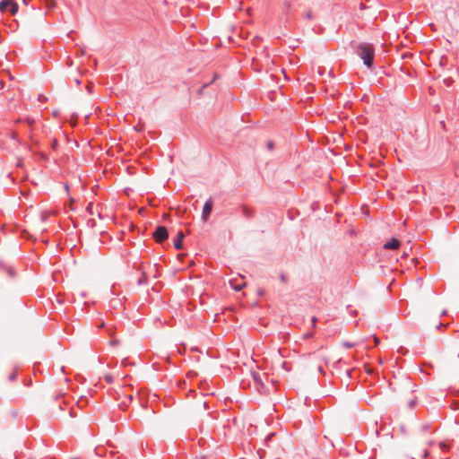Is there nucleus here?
I'll return each mask as SVG.
<instances>
[{
	"instance_id": "cd10ccee",
	"label": "nucleus",
	"mask_w": 459,
	"mask_h": 459,
	"mask_svg": "<svg viewBox=\"0 0 459 459\" xmlns=\"http://www.w3.org/2000/svg\"><path fill=\"white\" fill-rule=\"evenodd\" d=\"M207 404H208V403H204V409H207V408H208V407H207Z\"/></svg>"
},
{
	"instance_id": "4be33fe9",
	"label": "nucleus",
	"mask_w": 459,
	"mask_h": 459,
	"mask_svg": "<svg viewBox=\"0 0 459 459\" xmlns=\"http://www.w3.org/2000/svg\"><path fill=\"white\" fill-rule=\"evenodd\" d=\"M316 318L314 316V317H312V325H313V326L316 325Z\"/></svg>"
},
{
	"instance_id": "b1692460",
	"label": "nucleus",
	"mask_w": 459,
	"mask_h": 459,
	"mask_svg": "<svg viewBox=\"0 0 459 459\" xmlns=\"http://www.w3.org/2000/svg\"><path fill=\"white\" fill-rule=\"evenodd\" d=\"M147 404H148V403H140V405H141V407H142L143 409L147 408Z\"/></svg>"
},
{
	"instance_id": "423d86ee",
	"label": "nucleus",
	"mask_w": 459,
	"mask_h": 459,
	"mask_svg": "<svg viewBox=\"0 0 459 459\" xmlns=\"http://www.w3.org/2000/svg\"><path fill=\"white\" fill-rule=\"evenodd\" d=\"M19 369H20V367L18 365H16V364L10 365V367L8 368L7 376H6L8 381L14 382L16 380Z\"/></svg>"
},
{
	"instance_id": "20e7f679",
	"label": "nucleus",
	"mask_w": 459,
	"mask_h": 459,
	"mask_svg": "<svg viewBox=\"0 0 459 459\" xmlns=\"http://www.w3.org/2000/svg\"><path fill=\"white\" fill-rule=\"evenodd\" d=\"M137 399L139 402H157L158 395L152 394L148 390L142 389L137 392Z\"/></svg>"
},
{
	"instance_id": "412c9836",
	"label": "nucleus",
	"mask_w": 459,
	"mask_h": 459,
	"mask_svg": "<svg viewBox=\"0 0 459 459\" xmlns=\"http://www.w3.org/2000/svg\"><path fill=\"white\" fill-rule=\"evenodd\" d=\"M91 207H92V204H90L87 207V209L90 211V213H92Z\"/></svg>"
},
{
	"instance_id": "0eeeda50",
	"label": "nucleus",
	"mask_w": 459,
	"mask_h": 459,
	"mask_svg": "<svg viewBox=\"0 0 459 459\" xmlns=\"http://www.w3.org/2000/svg\"><path fill=\"white\" fill-rule=\"evenodd\" d=\"M212 205H213V204L211 199L206 201V203L204 204V209H203V214H202V217L204 221H206L207 218L210 216L211 212L212 210Z\"/></svg>"
},
{
	"instance_id": "5701e85b",
	"label": "nucleus",
	"mask_w": 459,
	"mask_h": 459,
	"mask_svg": "<svg viewBox=\"0 0 459 459\" xmlns=\"http://www.w3.org/2000/svg\"><path fill=\"white\" fill-rule=\"evenodd\" d=\"M378 342H379L378 338L374 337V342H375L376 345L378 344Z\"/></svg>"
},
{
	"instance_id": "c85d7f7f",
	"label": "nucleus",
	"mask_w": 459,
	"mask_h": 459,
	"mask_svg": "<svg viewBox=\"0 0 459 459\" xmlns=\"http://www.w3.org/2000/svg\"><path fill=\"white\" fill-rule=\"evenodd\" d=\"M268 147H269L270 149H272V148H273V144H272V143H270L268 144Z\"/></svg>"
},
{
	"instance_id": "f3484780",
	"label": "nucleus",
	"mask_w": 459,
	"mask_h": 459,
	"mask_svg": "<svg viewBox=\"0 0 459 459\" xmlns=\"http://www.w3.org/2000/svg\"><path fill=\"white\" fill-rule=\"evenodd\" d=\"M274 436V433H270L267 437L265 438V443H267Z\"/></svg>"
},
{
	"instance_id": "393cba45",
	"label": "nucleus",
	"mask_w": 459,
	"mask_h": 459,
	"mask_svg": "<svg viewBox=\"0 0 459 459\" xmlns=\"http://www.w3.org/2000/svg\"><path fill=\"white\" fill-rule=\"evenodd\" d=\"M233 288L238 290L241 289V286H234Z\"/></svg>"
},
{
	"instance_id": "7ed1b4c3",
	"label": "nucleus",
	"mask_w": 459,
	"mask_h": 459,
	"mask_svg": "<svg viewBox=\"0 0 459 459\" xmlns=\"http://www.w3.org/2000/svg\"><path fill=\"white\" fill-rule=\"evenodd\" d=\"M0 11L2 13L9 12L15 14L18 11V5L13 0H2L0 3Z\"/></svg>"
},
{
	"instance_id": "2eb2a0df",
	"label": "nucleus",
	"mask_w": 459,
	"mask_h": 459,
	"mask_svg": "<svg viewBox=\"0 0 459 459\" xmlns=\"http://www.w3.org/2000/svg\"><path fill=\"white\" fill-rule=\"evenodd\" d=\"M26 122L28 123L29 126H31L34 123V120L30 118H26Z\"/></svg>"
},
{
	"instance_id": "1a4fd4ad",
	"label": "nucleus",
	"mask_w": 459,
	"mask_h": 459,
	"mask_svg": "<svg viewBox=\"0 0 459 459\" xmlns=\"http://www.w3.org/2000/svg\"><path fill=\"white\" fill-rule=\"evenodd\" d=\"M241 212H242L243 216L247 219L252 218L255 214V211L247 205H243L241 207Z\"/></svg>"
},
{
	"instance_id": "6e6552de",
	"label": "nucleus",
	"mask_w": 459,
	"mask_h": 459,
	"mask_svg": "<svg viewBox=\"0 0 459 459\" xmlns=\"http://www.w3.org/2000/svg\"><path fill=\"white\" fill-rule=\"evenodd\" d=\"M184 233L182 231L178 232L177 238L174 239V247L176 249L180 250L183 247Z\"/></svg>"
},
{
	"instance_id": "c756f323",
	"label": "nucleus",
	"mask_w": 459,
	"mask_h": 459,
	"mask_svg": "<svg viewBox=\"0 0 459 459\" xmlns=\"http://www.w3.org/2000/svg\"><path fill=\"white\" fill-rule=\"evenodd\" d=\"M307 17H308L309 19H311V14H310V13H307Z\"/></svg>"
},
{
	"instance_id": "f257e3e1",
	"label": "nucleus",
	"mask_w": 459,
	"mask_h": 459,
	"mask_svg": "<svg viewBox=\"0 0 459 459\" xmlns=\"http://www.w3.org/2000/svg\"><path fill=\"white\" fill-rule=\"evenodd\" d=\"M358 55L363 59L364 64L368 67H371L375 56L374 48L371 44L361 43L358 47Z\"/></svg>"
},
{
	"instance_id": "f03ea898",
	"label": "nucleus",
	"mask_w": 459,
	"mask_h": 459,
	"mask_svg": "<svg viewBox=\"0 0 459 459\" xmlns=\"http://www.w3.org/2000/svg\"><path fill=\"white\" fill-rule=\"evenodd\" d=\"M56 409L53 411V413L58 415L59 412L67 411L70 418H75L78 416V413L82 411L81 407V403H54Z\"/></svg>"
},
{
	"instance_id": "ddd939ff",
	"label": "nucleus",
	"mask_w": 459,
	"mask_h": 459,
	"mask_svg": "<svg viewBox=\"0 0 459 459\" xmlns=\"http://www.w3.org/2000/svg\"><path fill=\"white\" fill-rule=\"evenodd\" d=\"M117 405H118V408H119L120 410H122V411H125V410H126V408H127V403H118Z\"/></svg>"
},
{
	"instance_id": "6ab92c4d",
	"label": "nucleus",
	"mask_w": 459,
	"mask_h": 459,
	"mask_svg": "<svg viewBox=\"0 0 459 459\" xmlns=\"http://www.w3.org/2000/svg\"><path fill=\"white\" fill-rule=\"evenodd\" d=\"M143 279H140V280H139V282H140V283H142V282H143V281H146L147 277H146L145 273H143Z\"/></svg>"
},
{
	"instance_id": "4468645a",
	"label": "nucleus",
	"mask_w": 459,
	"mask_h": 459,
	"mask_svg": "<svg viewBox=\"0 0 459 459\" xmlns=\"http://www.w3.org/2000/svg\"><path fill=\"white\" fill-rule=\"evenodd\" d=\"M312 336H313V333H307L303 335V338L308 339V338H311Z\"/></svg>"
},
{
	"instance_id": "f8f14e48",
	"label": "nucleus",
	"mask_w": 459,
	"mask_h": 459,
	"mask_svg": "<svg viewBox=\"0 0 459 459\" xmlns=\"http://www.w3.org/2000/svg\"><path fill=\"white\" fill-rule=\"evenodd\" d=\"M439 446L442 449V451L446 452L449 450V446L446 442H440Z\"/></svg>"
},
{
	"instance_id": "a211bd4d",
	"label": "nucleus",
	"mask_w": 459,
	"mask_h": 459,
	"mask_svg": "<svg viewBox=\"0 0 459 459\" xmlns=\"http://www.w3.org/2000/svg\"><path fill=\"white\" fill-rule=\"evenodd\" d=\"M455 406H451L453 410H459V403H452Z\"/></svg>"
},
{
	"instance_id": "bb28decb",
	"label": "nucleus",
	"mask_w": 459,
	"mask_h": 459,
	"mask_svg": "<svg viewBox=\"0 0 459 459\" xmlns=\"http://www.w3.org/2000/svg\"><path fill=\"white\" fill-rule=\"evenodd\" d=\"M128 398L132 401L134 399V396L132 394H129Z\"/></svg>"
},
{
	"instance_id": "39448f33",
	"label": "nucleus",
	"mask_w": 459,
	"mask_h": 459,
	"mask_svg": "<svg viewBox=\"0 0 459 459\" xmlns=\"http://www.w3.org/2000/svg\"><path fill=\"white\" fill-rule=\"evenodd\" d=\"M168 237V230L164 226H159L153 232V238L157 243H162Z\"/></svg>"
},
{
	"instance_id": "9d476101",
	"label": "nucleus",
	"mask_w": 459,
	"mask_h": 459,
	"mask_svg": "<svg viewBox=\"0 0 459 459\" xmlns=\"http://www.w3.org/2000/svg\"><path fill=\"white\" fill-rule=\"evenodd\" d=\"M399 245H400V242L397 239L394 238L391 241L386 242L385 244L384 247L385 249H396V248H398Z\"/></svg>"
},
{
	"instance_id": "a878e982",
	"label": "nucleus",
	"mask_w": 459,
	"mask_h": 459,
	"mask_svg": "<svg viewBox=\"0 0 459 459\" xmlns=\"http://www.w3.org/2000/svg\"><path fill=\"white\" fill-rule=\"evenodd\" d=\"M409 404H410V408H411V409H412L415 403H409Z\"/></svg>"
},
{
	"instance_id": "dca6fc26",
	"label": "nucleus",
	"mask_w": 459,
	"mask_h": 459,
	"mask_svg": "<svg viewBox=\"0 0 459 459\" xmlns=\"http://www.w3.org/2000/svg\"><path fill=\"white\" fill-rule=\"evenodd\" d=\"M280 278H281V281L282 282H286L287 281V277H286L285 274L281 273Z\"/></svg>"
},
{
	"instance_id": "aec40b11",
	"label": "nucleus",
	"mask_w": 459,
	"mask_h": 459,
	"mask_svg": "<svg viewBox=\"0 0 459 459\" xmlns=\"http://www.w3.org/2000/svg\"><path fill=\"white\" fill-rule=\"evenodd\" d=\"M91 207H92V204H90L87 207V209L90 211V213H92Z\"/></svg>"
},
{
	"instance_id": "9b49d317",
	"label": "nucleus",
	"mask_w": 459,
	"mask_h": 459,
	"mask_svg": "<svg viewBox=\"0 0 459 459\" xmlns=\"http://www.w3.org/2000/svg\"><path fill=\"white\" fill-rule=\"evenodd\" d=\"M43 2H44L46 8H48V9H51V8L55 7V5H56L55 0H43Z\"/></svg>"
}]
</instances>
